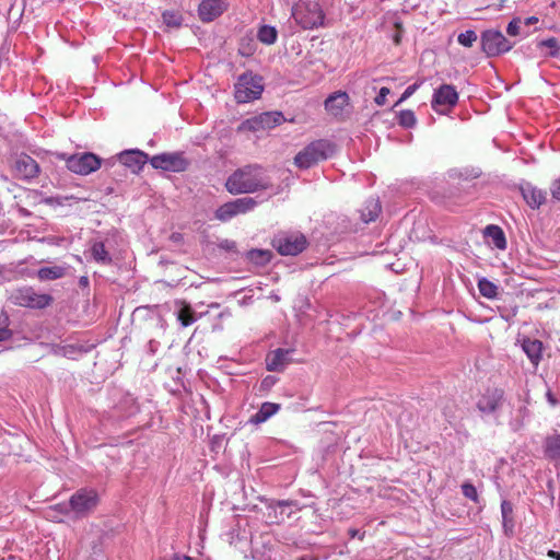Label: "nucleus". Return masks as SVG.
Returning a JSON list of instances; mask_svg holds the SVG:
<instances>
[{"instance_id":"obj_1","label":"nucleus","mask_w":560,"mask_h":560,"mask_svg":"<svg viewBox=\"0 0 560 560\" xmlns=\"http://www.w3.org/2000/svg\"><path fill=\"white\" fill-rule=\"evenodd\" d=\"M225 187L234 195L252 194L271 187V180L259 165H246L236 170L226 179Z\"/></svg>"},{"instance_id":"obj_2","label":"nucleus","mask_w":560,"mask_h":560,"mask_svg":"<svg viewBox=\"0 0 560 560\" xmlns=\"http://www.w3.org/2000/svg\"><path fill=\"white\" fill-rule=\"evenodd\" d=\"M334 152L335 145L330 141L324 139L315 140L295 155L294 163L300 168L306 170L318 162L327 160Z\"/></svg>"},{"instance_id":"obj_3","label":"nucleus","mask_w":560,"mask_h":560,"mask_svg":"<svg viewBox=\"0 0 560 560\" xmlns=\"http://www.w3.org/2000/svg\"><path fill=\"white\" fill-rule=\"evenodd\" d=\"M8 300L21 307L43 310L52 303V296L46 293H39L32 287H20L11 290Z\"/></svg>"},{"instance_id":"obj_4","label":"nucleus","mask_w":560,"mask_h":560,"mask_svg":"<svg viewBox=\"0 0 560 560\" xmlns=\"http://www.w3.org/2000/svg\"><path fill=\"white\" fill-rule=\"evenodd\" d=\"M505 405L504 390L498 387H489L479 396L476 408L483 417L498 419Z\"/></svg>"},{"instance_id":"obj_5","label":"nucleus","mask_w":560,"mask_h":560,"mask_svg":"<svg viewBox=\"0 0 560 560\" xmlns=\"http://www.w3.org/2000/svg\"><path fill=\"white\" fill-rule=\"evenodd\" d=\"M100 495L95 489L81 488L70 497V509L73 518H83L90 515L98 505Z\"/></svg>"},{"instance_id":"obj_6","label":"nucleus","mask_w":560,"mask_h":560,"mask_svg":"<svg viewBox=\"0 0 560 560\" xmlns=\"http://www.w3.org/2000/svg\"><path fill=\"white\" fill-rule=\"evenodd\" d=\"M60 160L66 162L67 168L78 175H89L101 167V159L91 152L68 155L67 153L58 154Z\"/></svg>"},{"instance_id":"obj_7","label":"nucleus","mask_w":560,"mask_h":560,"mask_svg":"<svg viewBox=\"0 0 560 560\" xmlns=\"http://www.w3.org/2000/svg\"><path fill=\"white\" fill-rule=\"evenodd\" d=\"M292 15L304 30H313L324 25L325 15L317 2H304L296 5Z\"/></svg>"},{"instance_id":"obj_8","label":"nucleus","mask_w":560,"mask_h":560,"mask_svg":"<svg viewBox=\"0 0 560 560\" xmlns=\"http://www.w3.org/2000/svg\"><path fill=\"white\" fill-rule=\"evenodd\" d=\"M264 91L262 80L258 75L244 73L235 83V100L237 103H248L260 97Z\"/></svg>"},{"instance_id":"obj_9","label":"nucleus","mask_w":560,"mask_h":560,"mask_svg":"<svg viewBox=\"0 0 560 560\" xmlns=\"http://www.w3.org/2000/svg\"><path fill=\"white\" fill-rule=\"evenodd\" d=\"M481 49L488 57H494L510 51L514 43L510 42L501 31L487 30L481 34Z\"/></svg>"},{"instance_id":"obj_10","label":"nucleus","mask_w":560,"mask_h":560,"mask_svg":"<svg viewBox=\"0 0 560 560\" xmlns=\"http://www.w3.org/2000/svg\"><path fill=\"white\" fill-rule=\"evenodd\" d=\"M258 201L253 197H242L220 206L215 211V219L222 222L230 221L238 214H245L255 209Z\"/></svg>"},{"instance_id":"obj_11","label":"nucleus","mask_w":560,"mask_h":560,"mask_svg":"<svg viewBox=\"0 0 560 560\" xmlns=\"http://www.w3.org/2000/svg\"><path fill=\"white\" fill-rule=\"evenodd\" d=\"M272 244L280 255L295 256L305 249L307 242L303 234L291 233L276 236Z\"/></svg>"},{"instance_id":"obj_12","label":"nucleus","mask_w":560,"mask_h":560,"mask_svg":"<svg viewBox=\"0 0 560 560\" xmlns=\"http://www.w3.org/2000/svg\"><path fill=\"white\" fill-rule=\"evenodd\" d=\"M283 121L284 117L282 113L266 112L243 121V124L241 125V129L256 132L260 130L271 129L276 126H279Z\"/></svg>"},{"instance_id":"obj_13","label":"nucleus","mask_w":560,"mask_h":560,"mask_svg":"<svg viewBox=\"0 0 560 560\" xmlns=\"http://www.w3.org/2000/svg\"><path fill=\"white\" fill-rule=\"evenodd\" d=\"M149 161L156 170L176 173L185 171L188 166V162L182 153H162L152 156Z\"/></svg>"},{"instance_id":"obj_14","label":"nucleus","mask_w":560,"mask_h":560,"mask_svg":"<svg viewBox=\"0 0 560 560\" xmlns=\"http://www.w3.org/2000/svg\"><path fill=\"white\" fill-rule=\"evenodd\" d=\"M458 102V93L455 86L451 84H442L434 91L432 98V108L436 113H445V109L454 107Z\"/></svg>"},{"instance_id":"obj_15","label":"nucleus","mask_w":560,"mask_h":560,"mask_svg":"<svg viewBox=\"0 0 560 560\" xmlns=\"http://www.w3.org/2000/svg\"><path fill=\"white\" fill-rule=\"evenodd\" d=\"M149 160L147 153L137 149L126 150L118 154V161L135 174H138Z\"/></svg>"},{"instance_id":"obj_16","label":"nucleus","mask_w":560,"mask_h":560,"mask_svg":"<svg viewBox=\"0 0 560 560\" xmlns=\"http://www.w3.org/2000/svg\"><path fill=\"white\" fill-rule=\"evenodd\" d=\"M228 9L224 0H202L198 8V14L202 22H212Z\"/></svg>"},{"instance_id":"obj_17","label":"nucleus","mask_w":560,"mask_h":560,"mask_svg":"<svg viewBox=\"0 0 560 560\" xmlns=\"http://www.w3.org/2000/svg\"><path fill=\"white\" fill-rule=\"evenodd\" d=\"M292 350L278 348L266 357V368L271 372H281L290 362Z\"/></svg>"},{"instance_id":"obj_18","label":"nucleus","mask_w":560,"mask_h":560,"mask_svg":"<svg viewBox=\"0 0 560 560\" xmlns=\"http://www.w3.org/2000/svg\"><path fill=\"white\" fill-rule=\"evenodd\" d=\"M15 171L20 177L32 179L39 173L38 163L30 155H21L15 162Z\"/></svg>"},{"instance_id":"obj_19","label":"nucleus","mask_w":560,"mask_h":560,"mask_svg":"<svg viewBox=\"0 0 560 560\" xmlns=\"http://www.w3.org/2000/svg\"><path fill=\"white\" fill-rule=\"evenodd\" d=\"M521 192L524 200L532 209H538L546 201V191L535 187L530 183L522 185Z\"/></svg>"},{"instance_id":"obj_20","label":"nucleus","mask_w":560,"mask_h":560,"mask_svg":"<svg viewBox=\"0 0 560 560\" xmlns=\"http://www.w3.org/2000/svg\"><path fill=\"white\" fill-rule=\"evenodd\" d=\"M544 454L555 466H560V434H552L545 439Z\"/></svg>"},{"instance_id":"obj_21","label":"nucleus","mask_w":560,"mask_h":560,"mask_svg":"<svg viewBox=\"0 0 560 560\" xmlns=\"http://www.w3.org/2000/svg\"><path fill=\"white\" fill-rule=\"evenodd\" d=\"M522 348L533 365L537 368L542 357V342L538 339L525 338Z\"/></svg>"},{"instance_id":"obj_22","label":"nucleus","mask_w":560,"mask_h":560,"mask_svg":"<svg viewBox=\"0 0 560 560\" xmlns=\"http://www.w3.org/2000/svg\"><path fill=\"white\" fill-rule=\"evenodd\" d=\"M483 235L493 247L500 250L506 248L505 234L500 226L494 224L487 225L483 230Z\"/></svg>"},{"instance_id":"obj_23","label":"nucleus","mask_w":560,"mask_h":560,"mask_svg":"<svg viewBox=\"0 0 560 560\" xmlns=\"http://www.w3.org/2000/svg\"><path fill=\"white\" fill-rule=\"evenodd\" d=\"M280 410V405L276 402H262L259 410L250 417L249 422L260 424L266 422Z\"/></svg>"},{"instance_id":"obj_24","label":"nucleus","mask_w":560,"mask_h":560,"mask_svg":"<svg viewBox=\"0 0 560 560\" xmlns=\"http://www.w3.org/2000/svg\"><path fill=\"white\" fill-rule=\"evenodd\" d=\"M348 94L346 92H336L325 101V108L332 115H339L348 104Z\"/></svg>"},{"instance_id":"obj_25","label":"nucleus","mask_w":560,"mask_h":560,"mask_svg":"<svg viewBox=\"0 0 560 560\" xmlns=\"http://www.w3.org/2000/svg\"><path fill=\"white\" fill-rule=\"evenodd\" d=\"M381 212V203L376 198L368 199L360 209V218L364 223L375 221Z\"/></svg>"},{"instance_id":"obj_26","label":"nucleus","mask_w":560,"mask_h":560,"mask_svg":"<svg viewBox=\"0 0 560 560\" xmlns=\"http://www.w3.org/2000/svg\"><path fill=\"white\" fill-rule=\"evenodd\" d=\"M68 268L67 265L42 267L37 271V277L40 281L57 280L66 276Z\"/></svg>"},{"instance_id":"obj_27","label":"nucleus","mask_w":560,"mask_h":560,"mask_svg":"<svg viewBox=\"0 0 560 560\" xmlns=\"http://www.w3.org/2000/svg\"><path fill=\"white\" fill-rule=\"evenodd\" d=\"M91 256L94 261L101 265H110L113 259L107 249L105 248V245L101 241H95L91 245L90 248Z\"/></svg>"},{"instance_id":"obj_28","label":"nucleus","mask_w":560,"mask_h":560,"mask_svg":"<svg viewBox=\"0 0 560 560\" xmlns=\"http://www.w3.org/2000/svg\"><path fill=\"white\" fill-rule=\"evenodd\" d=\"M248 262L255 266H266L272 258V253L268 249H250L245 254Z\"/></svg>"},{"instance_id":"obj_29","label":"nucleus","mask_w":560,"mask_h":560,"mask_svg":"<svg viewBox=\"0 0 560 560\" xmlns=\"http://www.w3.org/2000/svg\"><path fill=\"white\" fill-rule=\"evenodd\" d=\"M502 525L505 534L512 533L514 528L513 504L503 500L501 502Z\"/></svg>"},{"instance_id":"obj_30","label":"nucleus","mask_w":560,"mask_h":560,"mask_svg":"<svg viewBox=\"0 0 560 560\" xmlns=\"http://www.w3.org/2000/svg\"><path fill=\"white\" fill-rule=\"evenodd\" d=\"M257 38L265 45H272L277 42L278 31L275 26L261 25L257 31Z\"/></svg>"},{"instance_id":"obj_31","label":"nucleus","mask_w":560,"mask_h":560,"mask_svg":"<svg viewBox=\"0 0 560 560\" xmlns=\"http://www.w3.org/2000/svg\"><path fill=\"white\" fill-rule=\"evenodd\" d=\"M177 320L180 323L182 327H188L192 325L200 316H197L190 305H184L176 313Z\"/></svg>"},{"instance_id":"obj_32","label":"nucleus","mask_w":560,"mask_h":560,"mask_svg":"<svg viewBox=\"0 0 560 560\" xmlns=\"http://www.w3.org/2000/svg\"><path fill=\"white\" fill-rule=\"evenodd\" d=\"M478 289L480 294L489 300L495 299L499 291L498 285L487 278H481L478 280Z\"/></svg>"},{"instance_id":"obj_33","label":"nucleus","mask_w":560,"mask_h":560,"mask_svg":"<svg viewBox=\"0 0 560 560\" xmlns=\"http://www.w3.org/2000/svg\"><path fill=\"white\" fill-rule=\"evenodd\" d=\"M56 512L62 514L63 516L73 518L72 510L70 509V500L68 502H62V503L56 504L55 506H51L47 511V517L60 522L61 518H57V516L55 515Z\"/></svg>"},{"instance_id":"obj_34","label":"nucleus","mask_w":560,"mask_h":560,"mask_svg":"<svg viewBox=\"0 0 560 560\" xmlns=\"http://www.w3.org/2000/svg\"><path fill=\"white\" fill-rule=\"evenodd\" d=\"M399 126L404 128H412L417 124L416 115L410 109L400 110L397 115Z\"/></svg>"},{"instance_id":"obj_35","label":"nucleus","mask_w":560,"mask_h":560,"mask_svg":"<svg viewBox=\"0 0 560 560\" xmlns=\"http://www.w3.org/2000/svg\"><path fill=\"white\" fill-rule=\"evenodd\" d=\"M537 46L549 48L550 50L548 52V56H550V57H557L560 54V45L558 43V39L555 37L542 39L538 43Z\"/></svg>"},{"instance_id":"obj_36","label":"nucleus","mask_w":560,"mask_h":560,"mask_svg":"<svg viewBox=\"0 0 560 560\" xmlns=\"http://www.w3.org/2000/svg\"><path fill=\"white\" fill-rule=\"evenodd\" d=\"M477 38L475 31L467 30L457 36V42L464 47H471Z\"/></svg>"},{"instance_id":"obj_37","label":"nucleus","mask_w":560,"mask_h":560,"mask_svg":"<svg viewBox=\"0 0 560 560\" xmlns=\"http://www.w3.org/2000/svg\"><path fill=\"white\" fill-rule=\"evenodd\" d=\"M462 492L465 498L474 501L475 503L479 502V495H478L477 489L472 483L464 482L462 485Z\"/></svg>"},{"instance_id":"obj_38","label":"nucleus","mask_w":560,"mask_h":560,"mask_svg":"<svg viewBox=\"0 0 560 560\" xmlns=\"http://www.w3.org/2000/svg\"><path fill=\"white\" fill-rule=\"evenodd\" d=\"M70 200H77L74 196H51L46 197L44 202L49 206H65Z\"/></svg>"},{"instance_id":"obj_39","label":"nucleus","mask_w":560,"mask_h":560,"mask_svg":"<svg viewBox=\"0 0 560 560\" xmlns=\"http://www.w3.org/2000/svg\"><path fill=\"white\" fill-rule=\"evenodd\" d=\"M14 279V270L0 265V284H3L5 282H10Z\"/></svg>"},{"instance_id":"obj_40","label":"nucleus","mask_w":560,"mask_h":560,"mask_svg":"<svg viewBox=\"0 0 560 560\" xmlns=\"http://www.w3.org/2000/svg\"><path fill=\"white\" fill-rule=\"evenodd\" d=\"M521 24H522V20L521 19H513L508 24L506 33L510 36H517V35H520L521 34Z\"/></svg>"},{"instance_id":"obj_41","label":"nucleus","mask_w":560,"mask_h":560,"mask_svg":"<svg viewBox=\"0 0 560 560\" xmlns=\"http://www.w3.org/2000/svg\"><path fill=\"white\" fill-rule=\"evenodd\" d=\"M419 86H420V83H413V84L409 85L404 91V93L401 94L400 98L396 102L395 106L401 104L402 102L408 100L411 95H413L415 92L419 89Z\"/></svg>"},{"instance_id":"obj_42","label":"nucleus","mask_w":560,"mask_h":560,"mask_svg":"<svg viewBox=\"0 0 560 560\" xmlns=\"http://www.w3.org/2000/svg\"><path fill=\"white\" fill-rule=\"evenodd\" d=\"M389 93H390V90L388 88H386V86L381 88L378 94L374 98L375 104L378 106L385 105L386 97Z\"/></svg>"},{"instance_id":"obj_43","label":"nucleus","mask_w":560,"mask_h":560,"mask_svg":"<svg viewBox=\"0 0 560 560\" xmlns=\"http://www.w3.org/2000/svg\"><path fill=\"white\" fill-rule=\"evenodd\" d=\"M81 352V348L74 345H65L63 357L75 359V357Z\"/></svg>"},{"instance_id":"obj_44","label":"nucleus","mask_w":560,"mask_h":560,"mask_svg":"<svg viewBox=\"0 0 560 560\" xmlns=\"http://www.w3.org/2000/svg\"><path fill=\"white\" fill-rule=\"evenodd\" d=\"M8 317H4L3 323H0V341H4L11 338L12 332L8 328Z\"/></svg>"},{"instance_id":"obj_45","label":"nucleus","mask_w":560,"mask_h":560,"mask_svg":"<svg viewBox=\"0 0 560 560\" xmlns=\"http://www.w3.org/2000/svg\"><path fill=\"white\" fill-rule=\"evenodd\" d=\"M550 191L552 198L560 201V177L551 184Z\"/></svg>"},{"instance_id":"obj_46","label":"nucleus","mask_w":560,"mask_h":560,"mask_svg":"<svg viewBox=\"0 0 560 560\" xmlns=\"http://www.w3.org/2000/svg\"><path fill=\"white\" fill-rule=\"evenodd\" d=\"M220 248L224 249V250H228V252H233L235 250L236 248V243L234 241H230V240H224L220 243Z\"/></svg>"},{"instance_id":"obj_47","label":"nucleus","mask_w":560,"mask_h":560,"mask_svg":"<svg viewBox=\"0 0 560 560\" xmlns=\"http://www.w3.org/2000/svg\"><path fill=\"white\" fill-rule=\"evenodd\" d=\"M163 19L167 25L178 26L180 24L174 14L164 13Z\"/></svg>"},{"instance_id":"obj_48","label":"nucleus","mask_w":560,"mask_h":560,"mask_svg":"<svg viewBox=\"0 0 560 560\" xmlns=\"http://www.w3.org/2000/svg\"><path fill=\"white\" fill-rule=\"evenodd\" d=\"M63 351H65V345H57V346L52 347V352L56 355L63 357Z\"/></svg>"},{"instance_id":"obj_49","label":"nucleus","mask_w":560,"mask_h":560,"mask_svg":"<svg viewBox=\"0 0 560 560\" xmlns=\"http://www.w3.org/2000/svg\"><path fill=\"white\" fill-rule=\"evenodd\" d=\"M163 560H192V558L179 553H174L170 559H163Z\"/></svg>"},{"instance_id":"obj_50","label":"nucleus","mask_w":560,"mask_h":560,"mask_svg":"<svg viewBox=\"0 0 560 560\" xmlns=\"http://www.w3.org/2000/svg\"><path fill=\"white\" fill-rule=\"evenodd\" d=\"M546 397H547L548 402L551 406H556L557 405L558 401H557V399L555 398V396L552 395V393L550 390L547 392Z\"/></svg>"},{"instance_id":"obj_51","label":"nucleus","mask_w":560,"mask_h":560,"mask_svg":"<svg viewBox=\"0 0 560 560\" xmlns=\"http://www.w3.org/2000/svg\"><path fill=\"white\" fill-rule=\"evenodd\" d=\"M537 22H538V18H536V16H529L524 20L525 25L536 24Z\"/></svg>"},{"instance_id":"obj_52","label":"nucleus","mask_w":560,"mask_h":560,"mask_svg":"<svg viewBox=\"0 0 560 560\" xmlns=\"http://www.w3.org/2000/svg\"><path fill=\"white\" fill-rule=\"evenodd\" d=\"M548 557L552 558L555 560H560V552L559 551H555V550H549L548 551Z\"/></svg>"},{"instance_id":"obj_53","label":"nucleus","mask_w":560,"mask_h":560,"mask_svg":"<svg viewBox=\"0 0 560 560\" xmlns=\"http://www.w3.org/2000/svg\"><path fill=\"white\" fill-rule=\"evenodd\" d=\"M79 282L82 287H86L89 284V279L88 277L83 276L80 278Z\"/></svg>"},{"instance_id":"obj_54","label":"nucleus","mask_w":560,"mask_h":560,"mask_svg":"<svg viewBox=\"0 0 560 560\" xmlns=\"http://www.w3.org/2000/svg\"><path fill=\"white\" fill-rule=\"evenodd\" d=\"M298 560H317V559L314 557H310V556H303V557H300Z\"/></svg>"},{"instance_id":"obj_55","label":"nucleus","mask_w":560,"mask_h":560,"mask_svg":"<svg viewBox=\"0 0 560 560\" xmlns=\"http://www.w3.org/2000/svg\"><path fill=\"white\" fill-rule=\"evenodd\" d=\"M279 505L280 506H289V505H291V502L290 501H280Z\"/></svg>"},{"instance_id":"obj_56","label":"nucleus","mask_w":560,"mask_h":560,"mask_svg":"<svg viewBox=\"0 0 560 560\" xmlns=\"http://www.w3.org/2000/svg\"><path fill=\"white\" fill-rule=\"evenodd\" d=\"M267 380H268V378H264V382H262V383L267 382V384H270V381H267Z\"/></svg>"},{"instance_id":"obj_57","label":"nucleus","mask_w":560,"mask_h":560,"mask_svg":"<svg viewBox=\"0 0 560 560\" xmlns=\"http://www.w3.org/2000/svg\"><path fill=\"white\" fill-rule=\"evenodd\" d=\"M267 380H268V378H264V382H262V383L267 382V384H270V381H267Z\"/></svg>"}]
</instances>
